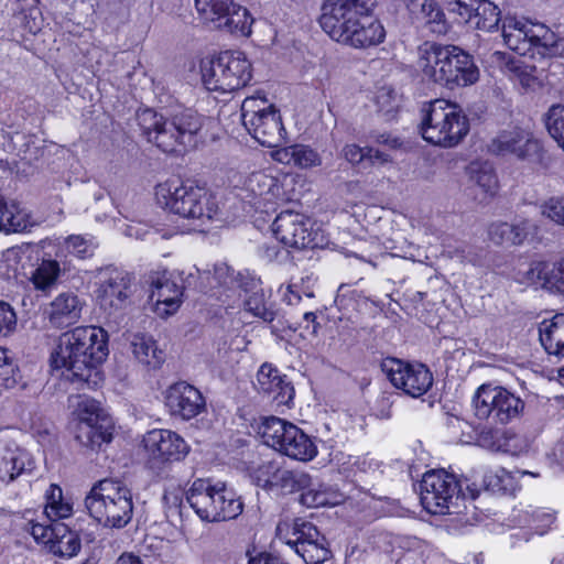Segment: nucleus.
<instances>
[{
  "label": "nucleus",
  "instance_id": "20",
  "mask_svg": "<svg viewBox=\"0 0 564 564\" xmlns=\"http://www.w3.org/2000/svg\"><path fill=\"white\" fill-rule=\"evenodd\" d=\"M546 25L506 17L502 21V36L505 44L520 55L532 52L540 54L544 40Z\"/></svg>",
  "mask_w": 564,
  "mask_h": 564
},
{
  "label": "nucleus",
  "instance_id": "44",
  "mask_svg": "<svg viewBox=\"0 0 564 564\" xmlns=\"http://www.w3.org/2000/svg\"><path fill=\"white\" fill-rule=\"evenodd\" d=\"M32 227L30 216L24 210H20L12 206H7V213H4L3 221L0 231L6 234L10 232H22Z\"/></svg>",
  "mask_w": 564,
  "mask_h": 564
},
{
  "label": "nucleus",
  "instance_id": "22",
  "mask_svg": "<svg viewBox=\"0 0 564 564\" xmlns=\"http://www.w3.org/2000/svg\"><path fill=\"white\" fill-rule=\"evenodd\" d=\"M165 403L174 416L191 420L205 409V399L200 391L187 382L171 386L165 394Z\"/></svg>",
  "mask_w": 564,
  "mask_h": 564
},
{
  "label": "nucleus",
  "instance_id": "10",
  "mask_svg": "<svg viewBox=\"0 0 564 564\" xmlns=\"http://www.w3.org/2000/svg\"><path fill=\"white\" fill-rule=\"evenodd\" d=\"M186 501L195 513L207 522L236 519L243 510V503L225 484L196 479L186 492Z\"/></svg>",
  "mask_w": 564,
  "mask_h": 564
},
{
  "label": "nucleus",
  "instance_id": "28",
  "mask_svg": "<svg viewBox=\"0 0 564 564\" xmlns=\"http://www.w3.org/2000/svg\"><path fill=\"white\" fill-rule=\"evenodd\" d=\"M491 62L511 79L519 82L525 90L533 89L538 84L535 66L528 65L509 53L496 51L491 54Z\"/></svg>",
  "mask_w": 564,
  "mask_h": 564
},
{
  "label": "nucleus",
  "instance_id": "14",
  "mask_svg": "<svg viewBox=\"0 0 564 564\" xmlns=\"http://www.w3.org/2000/svg\"><path fill=\"white\" fill-rule=\"evenodd\" d=\"M147 454V467L156 476L166 475L171 464L183 460L189 453V446L177 433L155 429L143 436Z\"/></svg>",
  "mask_w": 564,
  "mask_h": 564
},
{
  "label": "nucleus",
  "instance_id": "25",
  "mask_svg": "<svg viewBox=\"0 0 564 564\" xmlns=\"http://www.w3.org/2000/svg\"><path fill=\"white\" fill-rule=\"evenodd\" d=\"M32 468L33 462L29 454L0 435V481L12 482Z\"/></svg>",
  "mask_w": 564,
  "mask_h": 564
},
{
  "label": "nucleus",
  "instance_id": "48",
  "mask_svg": "<svg viewBox=\"0 0 564 564\" xmlns=\"http://www.w3.org/2000/svg\"><path fill=\"white\" fill-rule=\"evenodd\" d=\"M18 368L7 349L0 347V387L13 388L17 382Z\"/></svg>",
  "mask_w": 564,
  "mask_h": 564
},
{
  "label": "nucleus",
  "instance_id": "39",
  "mask_svg": "<svg viewBox=\"0 0 564 564\" xmlns=\"http://www.w3.org/2000/svg\"><path fill=\"white\" fill-rule=\"evenodd\" d=\"M517 518L520 525L529 527L540 535L544 534L555 520L554 513L531 507L520 510Z\"/></svg>",
  "mask_w": 564,
  "mask_h": 564
},
{
  "label": "nucleus",
  "instance_id": "59",
  "mask_svg": "<svg viewBox=\"0 0 564 564\" xmlns=\"http://www.w3.org/2000/svg\"><path fill=\"white\" fill-rule=\"evenodd\" d=\"M370 138L378 144H382L387 147L388 149H398L401 147V141L399 138L393 137L390 133H380V132H372Z\"/></svg>",
  "mask_w": 564,
  "mask_h": 564
},
{
  "label": "nucleus",
  "instance_id": "21",
  "mask_svg": "<svg viewBox=\"0 0 564 564\" xmlns=\"http://www.w3.org/2000/svg\"><path fill=\"white\" fill-rule=\"evenodd\" d=\"M292 535L293 539H288L285 543L304 563H325L330 560L325 536L311 522L295 521Z\"/></svg>",
  "mask_w": 564,
  "mask_h": 564
},
{
  "label": "nucleus",
  "instance_id": "31",
  "mask_svg": "<svg viewBox=\"0 0 564 564\" xmlns=\"http://www.w3.org/2000/svg\"><path fill=\"white\" fill-rule=\"evenodd\" d=\"M539 336L549 355L564 357V314H556L539 324Z\"/></svg>",
  "mask_w": 564,
  "mask_h": 564
},
{
  "label": "nucleus",
  "instance_id": "11",
  "mask_svg": "<svg viewBox=\"0 0 564 564\" xmlns=\"http://www.w3.org/2000/svg\"><path fill=\"white\" fill-rule=\"evenodd\" d=\"M259 434L263 444L292 459L310 462L317 455L313 440L299 426L281 417H264Z\"/></svg>",
  "mask_w": 564,
  "mask_h": 564
},
{
  "label": "nucleus",
  "instance_id": "35",
  "mask_svg": "<svg viewBox=\"0 0 564 564\" xmlns=\"http://www.w3.org/2000/svg\"><path fill=\"white\" fill-rule=\"evenodd\" d=\"M498 406L494 411L491 422L495 424H508L518 419L523 412L524 402L508 389L497 386Z\"/></svg>",
  "mask_w": 564,
  "mask_h": 564
},
{
  "label": "nucleus",
  "instance_id": "62",
  "mask_svg": "<svg viewBox=\"0 0 564 564\" xmlns=\"http://www.w3.org/2000/svg\"><path fill=\"white\" fill-rule=\"evenodd\" d=\"M249 564H286L279 556L271 553H260L249 558Z\"/></svg>",
  "mask_w": 564,
  "mask_h": 564
},
{
  "label": "nucleus",
  "instance_id": "36",
  "mask_svg": "<svg viewBox=\"0 0 564 564\" xmlns=\"http://www.w3.org/2000/svg\"><path fill=\"white\" fill-rule=\"evenodd\" d=\"M202 80L206 89L218 93L234 91L228 77L218 56L212 59L203 61L200 65Z\"/></svg>",
  "mask_w": 564,
  "mask_h": 564
},
{
  "label": "nucleus",
  "instance_id": "53",
  "mask_svg": "<svg viewBox=\"0 0 564 564\" xmlns=\"http://www.w3.org/2000/svg\"><path fill=\"white\" fill-rule=\"evenodd\" d=\"M17 328V314L13 307L0 301V337L11 335Z\"/></svg>",
  "mask_w": 564,
  "mask_h": 564
},
{
  "label": "nucleus",
  "instance_id": "52",
  "mask_svg": "<svg viewBox=\"0 0 564 564\" xmlns=\"http://www.w3.org/2000/svg\"><path fill=\"white\" fill-rule=\"evenodd\" d=\"M451 13L460 18L462 22H469L474 15L475 7L480 0H443Z\"/></svg>",
  "mask_w": 564,
  "mask_h": 564
},
{
  "label": "nucleus",
  "instance_id": "33",
  "mask_svg": "<svg viewBox=\"0 0 564 564\" xmlns=\"http://www.w3.org/2000/svg\"><path fill=\"white\" fill-rule=\"evenodd\" d=\"M54 530V538L50 540V552L63 558L76 556L82 549L77 532L69 530L68 527L62 522H55Z\"/></svg>",
  "mask_w": 564,
  "mask_h": 564
},
{
  "label": "nucleus",
  "instance_id": "50",
  "mask_svg": "<svg viewBox=\"0 0 564 564\" xmlns=\"http://www.w3.org/2000/svg\"><path fill=\"white\" fill-rule=\"evenodd\" d=\"M431 32L435 34H445L448 31V23L446 21L445 13L437 4V2L432 6V8L426 13V18L422 20Z\"/></svg>",
  "mask_w": 564,
  "mask_h": 564
},
{
  "label": "nucleus",
  "instance_id": "38",
  "mask_svg": "<svg viewBox=\"0 0 564 564\" xmlns=\"http://www.w3.org/2000/svg\"><path fill=\"white\" fill-rule=\"evenodd\" d=\"M497 386L482 384L474 394L473 406L475 415L480 420L492 419L494 411L498 406Z\"/></svg>",
  "mask_w": 564,
  "mask_h": 564
},
{
  "label": "nucleus",
  "instance_id": "7",
  "mask_svg": "<svg viewBox=\"0 0 564 564\" xmlns=\"http://www.w3.org/2000/svg\"><path fill=\"white\" fill-rule=\"evenodd\" d=\"M420 488L422 506L433 514L456 513L459 501L467 498L474 500L479 494L476 482L467 477L457 479L443 469L425 473Z\"/></svg>",
  "mask_w": 564,
  "mask_h": 564
},
{
  "label": "nucleus",
  "instance_id": "57",
  "mask_svg": "<svg viewBox=\"0 0 564 564\" xmlns=\"http://www.w3.org/2000/svg\"><path fill=\"white\" fill-rule=\"evenodd\" d=\"M55 521H51L50 524L31 522L30 523V533L36 541H41L47 546L50 545V540L54 538L55 534Z\"/></svg>",
  "mask_w": 564,
  "mask_h": 564
},
{
  "label": "nucleus",
  "instance_id": "29",
  "mask_svg": "<svg viewBox=\"0 0 564 564\" xmlns=\"http://www.w3.org/2000/svg\"><path fill=\"white\" fill-rule=\"evenodd\" d=\"M525 274L529 283L564 294V259L553 265L543 261L533 262Z\"/></svg>",
  "mask_w": 564,
  "mask_h": 564
},
{
  "label": "nucleus",
  "instance_id": "64",
  "mask_svg": "<svg viewBox=\"0 0 564 564\" xmlns=\"http://www.w3.org/2000/svg\"><path fill=\"white\" fill-rule=\"evenodd\" d=\"M113 564H143L140 556L132 552H123Z\"/></svg>",
  "mask_w": 564,
  "mask_h": 564
},
{
  "label": "nucleus",
  "instance_id": "17",
  "mask_svg": "<svg viewBox=\"0 0 564 564\" xmlns=\"http://www.w3.org/2000/svg\"><path fill=\"white\" fill-rule=\"evenodd\" d=\"M133 282L132 273L118 268H106L100 272L98 300L107 317L117 321L122 316L133 293Z\"/></svg>",
  "mask_w": 564,
  "mask_h": 564
},
{
  "label": "nucleus",
  "instance_id": "18",
  "mask_svg": "<svg viewBox=\"0 0 564 564\" xmlns=\"http://www.w3.org/2000/svg\"><path fill=\"white\" fill-rule=\"evenodd\" d=\"M381 367L390 382L410 397L419 398L425 394L433 384L432 372L422 364H410L397 358H387Z\"/></svg>",
  "mask_w": 564,
  "mask_h": 564
},
{
  "label": "nucleus",
  "instance_id": "23",
  "mask_svg": "<svg viewBox=\"0 0 564 564\" xmlns=\"http://www.w3.org/2000/svg\"><path fill=\"white\" fill-rule=\"evenodd\" d=\"M242 124L248 133L263 147L278 148L285 142V130L276 108L259 117L252 115V120L249 119Z\"/></svg>",
  "mask_w": 564,
  "mask_h": 564
},
{
  "label": "nucleus",
  "instance_id": "60",
  "mask_svg": "<svg viewBox=\"0 0 564 564\" xmlns=\"http://www.w3.org/2000/svg\"><path fill=\"white\" fill-rule=\"evenodd\" d=\"M366 160L369 161L372 165L375 164H387L391 162L390 154L386 153L384 151H380L378 149H375L372 147H367L366 150Z\"/></svg>",
  "mask_w": 564,
  "mask_h": 564
},
{
  "label": "nucleus",
  "instance_id": "54",
  "mask_svg": "<svg viewBox=\"0 0 564 564\" xmlns=\"http://www.w3.org/2000/svg\"><path fill=\"white\" fill-rule=\"evenodd\" d=\"M542 214L552 221L564 225V197H551L541 206Z\"/></svg>",
  "mask_w": 564,
  "mask_h": 564
},
{
  "label": "nucleus",
  "instance_id": "32",
  "mask_svg": "<svg viewBox=\"0 0 564 564\" xmlns=\"http://www.w3.org/2000/svg\"><path fill=\"white\" fill-rule=\"evenodd\" d=\"M130 346L134 358L151 369H158L164 362L165 355L151 336L135 334L132 336Z\"/></svg>",
  "mask_w": 564,
  "mask_h": 564
},
{
  "label": "nucleus",
  "instance_id": "46",
  "mask_svg": "<svg viewBox=\"0 0 564 564\" xmlns=\"http://www.w3.org/2000/svg\"><path fill=\"white\" fill-rule=\"evenodd\" d=\"M273 108L275 107L270 104L262 94L247 97L241 105L242 123L248 122L249 119L252 120V115H254V117H259Z\"/></svg>",
  "mask_w": 564,
  "mask_h": 564
},
{
  "label": "nucleus",
  "instance_id": "15",
  "mask_svg": "<svg viewBox=\"0 0 564 564\" xmlns=\"http://www.w3.org/2000/svg\"><path fill=\"white\" fill-rule=\"evenodd\" d=\"M275 238L286 248L306 249L323 247L325 239L315 223L307 216L293 212L282 210L272 224Z\"/></svg>",
  "mask_w": 564,
  "mask_h": 564
},
{
  "label": "nucleus",
  "instance_id": "2",
  "mask_svg": "<svg viewBox=\"0 0 564 564\" xmlns=\"http://www.w3.org/2000/svg\"><path fill=\"white\" fill-rule=\"evenodd\" d=\"M375 0H325L319 24L334 40L354 47L379 44L384 39L381 23L371 17Z\"/></svg>",
  "mask_w": 564,
  "mask_h": 564
},
{
  "label": "nucleus",
  "instance_id": "55",
  "mask_svg": "<svg viewBox=\"0 0 564 564\" xmlns=\"http://www.w3.org/2000/svg\"><path fill=\"white\" fill-rule=\"evenodd\" d=\"M162 501L167 517L182 516L183 492L180 489L165 490Z\"/></svg>",
  "mask_w": 564,
  "mask_h": 564
},
{
  "label": "nucleus",
  "instance_id": "37",
  "mask_svg": "<svg viewBox=\"0 0 564 564\" xmlns=\"http://www.w3.org/2000/svg\"><path fill=\"white\" fill-rule=\"evenodd\" d=\"M44 513L50 521L58 522L59 519H66L73 513V505L63 496V490L58 485L52 484L45 491Z\"/></svg>",
  "mask_w": 564,
  "mask_h": 564
},
{
  "label": "nucleus",
  "instance_id": "26",
  "mask_svg": "<svg viewBox=\"0 0 564 564\" xmlns=\"http://www.w3.org/2000/svg\"><path fill=\"white\" fill-rule=\"evenodd\" d=\"M83 311V302L73 292H63L44 308V315L53 327L65 328L76 324Z\"/></svg>",
  "mask_w": 564,
  "mask_h": 564
},
{
  "label": "nucleus",
  "instance_id": "24",
  "mask_svg": "<svg viewBox=\"0 0 564 564\" xmlns=\"http://www.w3.org/2000/svg\"><path fill=\"white\" fill-rule=\"evenodd\" d=\"M178 281L180 276L167 271L155 272L150 276L151 300L156 302L158 310L164 305L163 312L167 315L176 312L182 303L184 286Z\"/></svg>",
  "mask_w": 564,
  "mask_h": 564
},
{
  "label": "nucleus",
  "instance_id": "9",
  "mask_svg": "<svg viewBox=\"0 0 564 564\" xmlns=\"http://www.w3.org/2000/svg\"><path fill=\"white\" fill-rule=\"evenodd\" d=\"M158 203L182 218L199 225L210 220L217 212L213 195L204 187L185 182H165L155 188Z\"/></svg>",
  "mask_w": 564,
  "mask_h": 564
},
{
  "label": "nucleus",
  "instance_id": "63",
  "mask_svg": "<svg viewBox=\"0 0 564 564\" xmlns=\"http://www.w3.org/2000/svg\"><path fill=\"white\" fill-rule=\"evenodd\" d=\"M296 288H297L296 284H289L286 286V292L284 293L283 299L290 305H293L301 300V295H300L299 291L295 290Z\"/></svg>",
  "mask_w": 564,
  "mask_h": 564
},
{
  "label": "nucleus",
  "instance_id": "30",
  "mask_svg": "<svg viewBox=\"0 0 564 564\" xmlns=\"http://www.w3.org/2000/svg\"><path fill=\"white\" fill-rule=\"evenodd\" d=\"M234 91L245 87L252 77L251 63L240 51H226L218 55Z\"/></svg>",
  "mask_w": 564,
  "mask_h": 564
},
{
  "label": "nucleus",
  "instance_id": "47",
  "mask_svg": "<svg viewBox=\"0 0 564 564\" xmlns=\"http://www.w3.org/2000/svg\"><path fill=\"white\" fill-rule=\"evenodd\" d=\"M540 55L543 57L564 58V34L555 32L546 26Z\"/></svg>",
  "mask_w": 564,
  "mask_h": 564
},
{
  "label": "nucleus",
  "instance_id": "56",
  "mask_svg": "<svg viewBox=\"0 0 564 564\" xmlns=\"http://www.w3.org/2000/svg\"><path fill=\"white\" fill-rule=\"evenodd\" d=\"M412 19L422 22L426 13L436 2L435 0H402Z\"/></svg>",
  "mask_w": 564,
  "mask_h": 564
},
{
  "label": "nucleus",
  "instance_id": "19",
  "mask_svg": "<svg viewBox=\"0 0 564 564\" xmlns=\"http://www.w3.org/2000/svg\"><path fill=\"white\" fill-rule=\"evenodd\" d=\"M488 149L496 155L512 156L525 162L540 160L543 152L540 141L530 131L518 127L498 132Z\"/></svg>",
  "mask_w": 564,
  "mask_h": 564
},
{
  "label": "nucleus",
  "instance_id": "43",
  "mask_svg": "<svg viewBox=\"0 0 564 564\" xmlns=\"http://www.w3.org/2000/svg\"><path fill=\"white\" fill-rule=\"evenodd\" d=\"M66 250L79 259H86L94 256L98 246L93 236L70 235L65 239Z\"/></svg>",
  "mask_w": 564,
  "mask_h": 564
},
{
  "label": "nucleus",
  "instance_id": "3",
  "mask_svg": "<svg viewBox=\"0 0 564 564\" xmlns=\"http://www.w3.org/2000/svg\"><path fill=\"white\" fill-rule=\"evenodd\" d=\"M257 486L275 495L301 492L299 501L307 508L336 506L343 500L341 494L333 487L313 478L300 468L270 460L260 464L252 473Z\"/></svg>",
  "mask_w": 564,
  "mask_h": 564
},
{
  "label": "nucleus",
  "instance_id": "8",
  "mask_svg": "<svg viewBox=\"0 0 564 564\" xmlns=\"http://www.w3.org/2000/svg\"><path fill=\"white\" fill-rule=\"evenodd\" d=\"M85 507L90 517L104 527L122 529L132 519V494L120 480L102 479L86 496Z\"/></svg>",
  "mask_w": 564,
  "mask_h": 564
},
{
  "label": "nucleus",
  "instance_id": "16",
  "mask_svg": "<svg viewBox=\"0 0 564 564\" xmlns=\"http://www.w3.org/2000/svg\"><path fill=\"white\" fill-rule=\"evenodd\" d=\"M76 411L78 423L75 437L82 445L94 449L111 441L113 422L98 401L83 398Z\"/></svg>",
  "mask_w": 564,
  "mask_h": 564
},
{
  "label": "nucleus",
  "instance_id": "27",
  "mask_svg": "<svg viewBox=\"0 0 564 564\" xmlns=\"http://www.w3.org/2000/svg\"><path fill=\"white\" fill-rule=\"evenodd\" d=\"M258 391L276 404H289L294 395V388L281 376L279 370L264 364L257 373Z\"/></svg>",
  "mask_w": 564,
  "mask_h": 564
},
{
  "label": "nucleus",
  "instance_id": "34",
  "mask_svg": "<svg viewBox=\"0 0 564 564\" xmlns=\"http://www.w3.org/2000/svg\"><path fill=\"white\" fill-rule=\"evenodd\" d=\"M469 183L477 186L482 194L494 196L498 191V177L492 163L473 161L466 169Z\"/></svg>",
  "mask_w": 564,
  "mask_h": 564
},
{
  "label": "nucleus",
  "instance_id": "12",
  "mask_svg": "<svg viewBox=\"0 0 564 564\" xmlns=\"http://www.w3.org/2000/svg\"><path fill=\"white\" fill-rule=\"evenodd\" d=\"M202 279L208 281L210 289L220 286L234 293L238 292L239 296H242L243 293V305L247 312L264 322H272L274 319L275 314L267 306L263 290L256 280L240 272L236 273L227 265L216 267L213 274L204 272Z\"/></svg>",
  "mask_w": 564,
  "mask_h": 564
},
{
  "label": "nucleus",
  "instance_id": "45",
  "mask_svg": "<svg viewBox=\"0 0 564 564\" xmlns=\"http://www.w3.org/2000/svg\"><path fill=\"white\" fill-rule=\"evenodd\" d=\"M546 129L564 151V106L553 105L546 113Z\"/></svg>",
  "mask_w": 564,
  "mask_h": 564
},
{
  "label": "nucleus",
  "instance_id": "5",
  "mask_svg": "<svg viewBox=\"0 0 564 564\" xmlns=\"http://www.w3.org/2000/svg\"><path fill=\"white\" fill-rule=\"evenodd\" d=\"M417 66L430 80L449 89L473 85L479 78L473 57L455 45L424 43Z\"/></svg>",
  "mask_w": 564,
  "mask_h": 564
},
{
  "label": "nucleus",
  "instance_id": "42",
  "mask_svg": "<svg viewBox=\"0 0 564 564\" xmlns=\"http://www.w3.org/2000/svg\"><path fill=\"white\" fill-rule=\"evenodd\" d=\"M59 273L61 268L56 260H43L32 273L31 281L36 290L45 292L55 285Z\"/></svg>",
  "mask_w": 564,
  "mask_h": 564
},
{
  "label": "nucleus",
  "instance_id": "40",
  "mask_svg": "<svg viewBox=\"0 0 564 564\" xmlns=\"http://www.w3.org/2000/svg\"><path fill=\"white\" fill-rule=\"evenodd\" d=\"M489 239L496 245H520L525 236V228L508 223H494L488 229Z\"/></svg>",
  "mask_w": 564,
  "mask_h": 564
},
{
  "label": "nucleus",
  "instance_id": "13",
  "mask_svg": "<svg viewBox=\"0 0 564 564\" xmlns=\"http://www.w3.org/2000/svg\"><path fill=\"white\" fill-rule=\"evenodd\" d=\"M195 8L200 22L210 29L243 36L251 33L253 19L232 0H195Z\"/></svg>",
  "mask_w": 564,
  "mask_h": 564
},
{
  "label": "nucleus",
  "instance_id": "51",
  "mask_svg": "<svg viewBox=\"0 0 564 564\" xmlns=\"http://www.w3.org/2000/svg\"><path fill=\"white\" fill-rule=\"evenodd\" d=\"M321 159L317 152L304 144H294V165L301 169L317 166Z\"/></svg>",
  "mask_w": 564,
  "mask_h": 564
},
{
  "label": "nucleus",
  "instance_id": "61",
  "mask_svg": "<svg viewBox=\"0 0 564 564\" xmlns=\"http://www.w3.org/2000/svg\"><path fill=\"white\" fill-rule=\"evenodd\" d=\"M272 158L282 164L294 165V145L284 147L273 151Z\"/></svg>",
  "mask_w": 564,
  "mask_h": 564
},
{
  "label": "nucleus",
  "instance_id": "41",
  "mask_svg": "<svg viewBox=\"0 0 564 564\" xmlns=\"http://www.w3.org/2000/svg\"><path fill=\"white\" fill-rule=\"evenodd\" d=\"M500 21V11L498 7L489 0H480L475 7L474 15L469 22L475 28L484 31H492Z\"/></svg>",
  "mask_w": 564,
  "mask_h": 564
},
{
  "label": "nucleus",
  "instance_id": "49",
  "mask_svg": "<svg viewBox=\"0 0 564 564\" xmlns=\"http://www.w3.org/2000/svg\"><path fill=\"white\" fill-rule=\"evenodd\" d=\"M248 188L259 197L267 196L270 193L273 194L274 189H279L275 180L262 172L251 174L248 180Z\"/></svg>",
  "mask_w": 564,
  "mask_h": 564
},
{
  "label": "nucleus",
  "instance_id": "6",
  "mask_svg": "<svg viewBox=\"0 0 564 564\" xmlns=\"http://www.w3.org/2000/svg\"><path fill=\"white\" fill-rule=\"evenodd\" d=\"M420 132L426 142L449 149L468 134L469 120L457 104L435 99L422 109Z\"/></svg>",
  "mask_w": 564,
  "mask_h": 564
},
{
  "label": "nucleus",
  "instance_id": "1",
  "mask_svg": "<svg viewBox=\"0 0 564 564\" xmlns=\"http://www.w3.org/2000/svg\"><path fill=\"white\" fill-rule=\"evenodd\" d=\"M107 356V335L104 329L82 326L58 337L52 364L55 368H64L66 378L79 388L96 389L102 381L98 366Z\"/></svg>",
  "mask_w": 564,
  "mask_h": 564
},
{
  "label": "nucleus",
  "instance_id": "4",
  "mask_svg": "<svg viewBox=\"0 0 564 564\" xmlns=\"http://www.w3.org/2000/svg\"><path fill=\"white\" fill-rule=\"evenodd\" d=\"M137 122L145 139L166 153H181L194 145L200 130V116L189 108L176 109L167 115L153 109L137 111Z\"/></svg>",
  "mask_w": 564,
  "mask_h": 564
},
{
  "label": "nucleus",
  "instance_id": "58",
  "mask_svg": "<svg viewBox=\"0 0 564 564\" xmlns=\"http://www.w3.org/2000/svg\"><path fill=\"white\" fill-rule=\"evenodd\" d=\"M366 148H360L357 144H346L343 149L344 158L351 164H359L366 160Z\"/></svg>",
  "mask_w": 564,
  "mask_h": 564
}]
</instances>
